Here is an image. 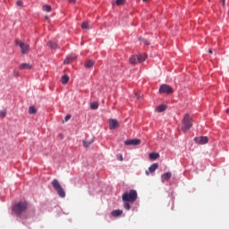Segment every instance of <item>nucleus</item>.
Returning a JSON list of instances; mask_svg holds the SVG:
<instances>
[{
  "label": "nucleus",
  "mask_w": 229,
  "mask_h": 229,
  "mask_svg": "<svg viewBox=\"0 0 229 229\" xmlns=\"http://www.w3.org/2000/svg\"><path fill=\"white\" fill-rule=\"evenodd\" d=\"M26 210H28V202L26 201L18 202L13 208V211L18 217H21Z\"/></svg>",
  "instance_id": "nucleus-1"
},
{
  "label": "nucleus",
  "mask_w": 229,
  "mask_h": 229,
  "mask_svg": "<svg viewBox=\"0 0 229 229\" xmlns=\"http://www.w3.org/2000/svg\"><path fill=\"white\" fill-rule=\"evenodd\" d=\"M138 194L137 191L131 190L129 192H125L122 196V199L124 202L135 203L137 201Z\"/></svg>",
  "instance_id": "nucleus-2"
},
{
  "label": "nucleus",
  "mask_w": 229,
  "mask_h": 229,
  "mask_svg": "<svg viewBox=\"0 0 229 229\" xmlns=\"http://www.w3.org/2000/svg\"><path fill=\"white\" fill-rule=\"evenodd\" d=\"M182 123V131H183V133L189 131L192 128V118H191V115H189V114H186L184 115Z\"/></svg>",
  "instance_id": "nucleus-3"
},
{
  "label": "nucleus",
  "mask_w": 229,
  "mask_h": 229,
  "mask_svg": "<svg viewBox=\"0 0 229 229\" xmlns=\"http://www.w3.org/2000/svg\"><path fill=\"white\" fill-rule=\"evenodd\" d=\"M52 187L55 189V191H56L60 198H65V191H64V188L62 187V184H60V182H58V180L54 179L52 181Z\"/></svg>",
  "instance_id": "nucleus-4"
},
{
  "label": "nucleus",
  "mask_w": 229,
  "mask_h": 229,
  "mask_svg": "<svg viewBox=\"0 0 229 229\" xmlns=\"http://www.w3.org/2000/svg\"><path fill=\"white\" fill-rule=\"evenodd\" d=\"M15 46H19L21 49L22 55H28L30 53V45L28 43H24L21 40L15 39L14 41Z\"/></svg>",
  "instance_id": "nucleus-5"
},
{
  "label": "nucleus",
  "mask_w": 229,
  "mask_h": 229,
  "mask_svg": "<svg viewBox=\"0 0 229 229\" xmlns=\"http://www.w3.org/2000/svg\"><path fill=\"white\" fill-rule=\"evenodd\" d=\"M159 92L160 94H173L174 90H173V88L167 84H163L159 87Z\"/></svg>",
  "instance_id": "nucleus-6"
},
{
  "label": "nucleus",
  "mask_w": 229,
  "mask_h": 229,
  "mask_svg": "<svg viewBox=\"0 0 229 229\" xmlns=\"http://www.w3.org/2000/svg\"><path fill=\"white\" fill-rule=\"evenodd\" d=\"M120 124L119 122L115 119H110L109 120V130H116V128H119Z\"/></svg>",
  "instance_id": "nucleus-7"
},
{
  "label": "nucleus",
  "mask_w": 229,
  "mask_h": 229,
  "mask_svg": "<svg viewBox=\"0 0 229 229\" xmlns=\"http://www.w3.org/2000/svg\"><path fill=\"white\" fill-rule=\"evenodd\" d=\"M125 146H139L140 144V140H127L124 141Z\"/></svg>",
  "instance_id": "nucleus-8"
},
{
  "label": "nucleus",
  "mask_w": 229,
  "mask_h": 229,
  "mask_svg": "<svg viewBox=\"0 0 229 229\" xmlns=\"http://www.w3.org/2000/svg\"><path fill=\"white\" fill-rule=\"evenodd\" d=\"M157 169H158V164L157 163H154L151 166L148 167V170H146V174L147 176H149L150 173H155V171H157Z\"/></svg>",
  "instance_id": "nucleus-9"
},
{
  "label": "nucleus",
  "mask_w": 229,
  "mask_h": 229,
  "mask_svg": "<svg viewBox=\"0 0 229 229\" xmlns=\"http://www.w3.org/2000/svg\"><path fill=\"white\" fill-rule=\"evenodd\" d=\"M195 142L197 144H207L208 142V138L207 136H201L200 138H195Z\"/></svg>",
  "instance_id": "nucleus-10"
},
{
  "label": "nucleus",
  "mask_w": 229,
  "mask_h": 229,
  "mask_svg": "<svg viewBox=\"0 0 229 229\" xmlns=\"http://www.w3.org/2000/svg\"><path fill=\"white\" fill-rule=\"evenodd\" d=\"M32 67H33V65H31L30 64L23 63V64H21L18 67V69H19L20 71H24V69L30 70V69H32Z\"/></svg>",
  "instance_id": "nucleus-11"
},
{
  "label": "nucleus",
  "mask_w": 229,
  "mask_h": 229,
  "mask_svg": "<svg viewBox=\"0 0 229 229\" xmlns=\"http://www.w3.org/2000/svg\"><path fill=\"white\" fill-rule=\"evenodd\" d=\"M171 176H173V174H171V172H167V173H165L162 176H161V180L164 183V182L171 179Z\"/></svg>",
  "instance_id": "nucleus-12"
},
{
  "label": "nucleus",
  "mask_w": 229,
  "mask_h": 229,
  "mask_svg": "<svg viewBox=\"0 0 229 229\" xmlns=\"http://www.w3.org/2000/svg\"><path fill=\"white\" fill-rule=\"evenodd\" d=\"M129 62H130L131 65H137V64H139L138 55H132L129 59Z\"/></svg>",
  "instance_id": "nucleus-13"
},
{
  "label": "nucleus",
  "mask_w": 229,
  "mask_h": 229,
  "mask_svg": "<svg viewBox=\"0 0 229 229\" xmlns=\"http://www.w3.org/2000/svg\"><path fill=\"white\" fill-rule=\"evenodd\" d=\"M111 214H112L113 217H119L120 216H123V210L115 209V210L112 211Z\"/></svg>",
  "instance_id": "nucleus-14"
},
{
  "label": "nucleus",
  "mask_w": 229,
  "mask_h": 229,
  "mask_svg": "<svg viewBox=\"0 0 229 229\" xmlns=\"http://www.w3.org/2000/svg\"><path fill=\"white\" fill-rule=\"evenodd\" d=\"M149 159L150 160H157V158H160V154L157 153V152H152L149 154Z\"/></svg>",
  "instance_id": "nucleus-15"
},
{
  "label": "nucleus",
  "mask_w": 229,
  "mask_h": 229,
  "mask_svg": "<svg viewBox=\"0 0 229 229\" xmlns=\"http://www.w3.org/2000/svg\"><path fill=\"white\" fill-rule=\"evenodd\" d=\"M84 66L86 69H90L91 67H94V61L89 60L85 63Z\"/></svg>",
  "instance_id": "nucleus-16"
},
{
  "label": "nucleus",
  "mask_w": 229,
  "mask_h": 229,
  "mask_svg": "<svg viewBox=\"0 0 229 229\" xmlns=\"http://www.w3.org/2000/svg\"><path fill=\"white\" fill-rule=\"evenodd\" d=\"M61 83H63V85H67V83H69V76L64 75L61 79Z\"/></svg>",
  "instance_id": "nucleus-17"
},
{
  "label": "nucleus",
  "mask_w": 229,
  "mask_h": 229,
  "mask_svg": "<svg viewBox=\"0 0 229 229\" xmlns=\"http://www.w3.org/2000/svg\"><path fill=\"white\" fill-rule=\"evenodd\" d=\"M82 142H83V147L84 148H89L90 146V144L94 143V139H92L91 140H84Z\"/></svg>",
  "instance_id": "nucleus-18"
},
{
  "label": "nucleus",
  "mask_w": 229,
  "mask_h": 229,
  "mask_svg": "<svg viewBox=\"0 0 229 229\" xmlns=\"http://www.w3.org/2000/svg\"><path fill=\"white\" fill-rule=\"evenodd\" d=\"M47 46L51 48V49H58V45L53 41L48 42Z\"/></svg>",
  "instance_id": "nucleus-19"
},
{
  "label": "nucleus",
  "mask_w": 229,
  "mask_h": 229,
  "mask_svg": "<svg viewBox=\"0 0 229 229\" xmlns=\"http://www.w3.org/2000/svg\"><path fill=\"white\" fill-rule=\"evenodd\" d=\"M138 62L139 64H142V62H146V55H138Z\"/></svg>",
  "instance_id": "nucleus-20"
},
{
  "label": "nucleus",
  "mask_w": 229,
  "mask_h": 229,
  "mask_svg": "<svg viewBox=\"0 0 229 229\" xmlns=\"http://www.w3.org/2000/svg\"><path fill=\"white\" fill-rule=\"evenodd\" d=\"M165 108H167L165 105H160L157 107V112L162 113L165 110Z\"/></svg>",
  "instance_id": "nucleus-21"
},
{
  "label": "nucleus",
  "mask_w": 229,
  "mask_h": 229,
  "mask_svg": "<svg viewBox=\"0 0 229 229\" xmlns=\"http://www.w3.org/2000/svg\"><path fill=\"white\" fill-rule=\"evenodd\" d=\"M99 108V104L98 102H93L90 104L91 110H98Z\"/></svg>",
  "instance_id": "nucleus-22"
},
{
  "label": "nucleus",
  "mask_w": 229,
  "mask_h": 229,
  "mask_svg": "<svg viewBox=\"0 0 229 229\" xmlns=\"http://www.w3.org/2000/svg\"><path fill=\"white\" fill-rule=\"evenodd\" d=\"M74 60V57L72 56H67L64 62V64H65L66 65H69V64H71V62H72Z\"/></svg>",
  "instance_id": "nucleus-23"
},
{
  "label": "nucleus",
  "mask_w": 229,
  "mask_h": 229,
  "mask_svg": "<svg viewBox=\"0 0 229 229\" xmlns=\"http://www.w3.org/2000/svg\"><path fill=\"white\" fill-rule=\"evenodd\" d=\"M29 114H37V108H35V106H31L29 107Z\"/></svg>",
  "instance_id": "nucleus-24"
},
{
  "label": "nucleus",
  "mask_w": 229,
  "mask_h": 229,
  "mask_svg": "<svg viewBox=\"0 0 229 229\" xmlns=\"http://www.w3.org/2000/svg\"><path fill=\"white\" fill-rule=\"evenodd\" d=\"M81 28H82V30H90V25H89V22L84 21V22L81 24Z\"/></svg>",
  "instance_id": "nucleus-25"
},
{
  "label": "nucleus",
  "mask_w": 229,
  "mask_h": 229,
  "mask_svg": "<svg viewBox=\"0 0 229 229\" xmlns=\"http://www.w3.org/2000/svg\"><path fill=\"white\" fill-rule=\"evenodd\" d=\"M0 117L2 119H4V117H6V109H3L0 111Z\"/></svg>",
  "instance_id": "nucleus-26"
},
{
  "label": "nucleus",
  "mask_w": 229,
  "mask_h": 229,
  "mask_svg": "<svg viewBox=\"0 0 229 229\" xmlns=\"http://www.w3.org/2000/svg\"><path fill=\"white\" fill-rule=\"evenodd\" d=\"M124 3H126V0H116L115 4H117V6H121V4H124Z\"/></svg>",
  "instance_id": "nucleus-27"
},
{
  "label": "nucleus",
  "mask_w": 229,
  "mask_h": 229,
  "mask_svg": "<svg viewBox=\"0 0 229 229\" xmlns=\"http://www.w3.org/2000/svg\"><path fill=\"white\" fill-rule=\"evenodd\" d=\"M123 208H125V210H130V208H131V206H130V202H125L123 205Z\"/></svg>",
  "instance_id": "nucleus-28"
},
{
  "label": "nucleus",
  "mask_w": 229,
  "mask_h": 229,
  "mask_svg": "<svg viewBox=\"0 0 229 229\" xmlns=\"http://www.w3.org/2000/svg\"><path fill=\"white\" fill-rule=\"evenodd\" d=\"M43 10L44 12H51V5H44Z\"/></svg>",
  "instance_id": "nucleus-29"
},
{
  "label": "nucleus",
  "mask_w": 229,
  "mask_h": 229,
  "mask_svg": "<svg viewBox=\"0 0 229 229\" xmlns=\"http://www.w3.org/2000/svg\"><path fill=\"white\" fill-rule=\"evenodd\" d=\"M13 75L14 76V78H19V76H21V74H20L19 72H17V71H14V72H13Z\"/></svg>",
  "instance_id": "nucleus-30"
},
{
  "label": "nucleus",
  "mask_w": 229,
  "mask_h": 229,
  "mask_svg": "<svg viewBox=\"0 0 229 229\" xmlns=\"http://www.w3.org/2000/svg\"><path fill=\"white\" fill-rule=\"evenodd\" d=\"M16 4H17V6L22 7V4H23L22 0H18V1L16 2Z\"/></svg>",
  "instance_id": "nucleus-31"
},
{
  "label": "nucleus",
  "mask_w": 229,
  "mask_h": 229,
  "mask_svg": "<svg viewBox=\"0 0 229 229\" xmlns=\"http://www.w3.org/2000/svg\"><path fill=\"white\" fill-rule=\"evenodd\" d=\"M69 119H71V114H67V115L64 117L65 123H67V121H69Z\"/></svg>",
  "instance_id": "nucleus-32"
},
{
  "label": "nucleus",
  "mask_w": 229,
  "mask_h": 229,
  "mask_svg": "<svg viewBox=\"0 0 229 229\" xmlns=\"http://www.w3.org/2000/svg\"><path fill=\"white\" fill-rule=\"evenodd\" d=\"M117 158H118V160H120V162H123V155L119 154L117 156Z\"/></svg>",
  "instance_id": "nucleus-33"
},
{
  "label": "nucleus",
  "mask_w": 229,
  "mask_h": 229,
  "mask_svg": "<svg viewBox=\"0 0 229 229\" xmlns=\"http://www.w3.org/2000/svg\"><path fill=\"white\" fill-rule=\"evenodd\" d=\"M142 41L144 42V44H147V46H149V43H148V41H146L145 39H142Z\"/></svg>",
  "instance_id": "nucleus-34"
},
{
  "label": "nucleus",
  "mask_w": 229,
  "mask_h": 229,
  "mask_svg": "<svg viewBox=\"0 0 229 229\" xmlns=\"http://www.w3.org/2000/svg\"><path fill=\"white\" fill-rule=\"evenodd\" d=\"M135 97L137 98V99H139V98H140V95H139V94H135Z\"/></svg>",
  "instance_id": "nucleus-35"
},
{
  "label": "nucleus",
  "mask_w": 229,
  "mask_h": 229,
  "mask_svg": "<svg viewBox=\"0 0 229 229\" xmlns=\"http://www.w3.org/2000/svg\"><path fill=\"white\" fill-rule=\"evenodd\" d=\"M69 3H76V0H68Z\"/></svg>",
  "instance_id": "nucleus-36"
},
{
  "label": "nucleus",
  "mask_w": 229,
  "mask_h": 229,
  "mask_svg": "<svg viewBox=\"0 0 229 229\" xmlns=\"http://www.w3.org/2000/svg\"><path fill=\"white\" fill-rule=\"evenodd\" d=\"M225 0H222V4L225 6Z\"/></svg>",
  "instance_id": "nucleus-37"
},
{
  "label": "nucleus",
  "mask_w": 229,
  "mask_h": 229,
  "mask_svg": "<svg viewBox=\"0 0 229 229\" xmlns=\"http://www.w3.org/2000/svg\"><path fill=\"white\" fill-rule=\"evenodd\" d=\"M208 53H209L210 55H212V50L209 49V50H208Z\"/></svg>",
  "instance_id": "nucleus-38"
},
{
  "label": "nucleus",
  "mask_w": 229,
  "mask_h": 229,
  "mask_svg": "<svg viewBox=\"0 0 229 229\" xmlns=\"http://www.w3.org/2000/svg\"><path fill=\"white\" fill-rule=\"evenodd\" d=\"M148 0H142L143 3H146Z\"/></svg>",
  "instance_id": "nucleus-39"
}]
</instances>
